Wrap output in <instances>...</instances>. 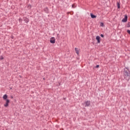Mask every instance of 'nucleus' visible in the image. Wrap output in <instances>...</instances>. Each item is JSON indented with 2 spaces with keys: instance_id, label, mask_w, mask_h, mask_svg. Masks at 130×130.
I'll list each match as a JSON object with an SVG mask.
<instances>
[{
  "instance_id": "obj_1",
  "label": "nucleus",
  "mask_w": 130,
  "mask_h": 130,
  "mask_svg": "<svg viewBox=\"0 0 130 130\" xmlns=\"http://www.w3.org/2000/svg\"><path fill=\"white\" fill-rule=\"evenodd\" d=\"M123 75L124 77V79H125V80H126L127 81H129V78H130L129 71H127L125 70V69H124Z\"/></svg>"
},
{
  "instance_id": "obj_2",
  "label": "nucleus",
  "mask_w": 130,
  "mask_h": 130,
  "mask_svg": "<svg viewBox=\"0 0 130 130\" xmlns=\"http://www.w3.org/2000/svg\"><path fill=\"white\" fill-rule=\"evenodd\" d=\"M91 102L90 101H87L85 102V107H89L90 106V104Z\"/></svg>"
},
{
  "instance_id": "obj_3",
  "label": "nucleus",
  "mask_w": 130,
  "mask_h": 130,
  "mask_svg": "<svg viewBox=\"0 0 130 130\" xmlns=\"http://www.w3.org/2000/svg\"><path fill=\"white\" fill-rule=\"evenodd\" d=\"M50 42L52 44H54V43H55V38L54 37H51L50 40Z\"/></svg>"
},
{
  "instance_id": "obj_4",
  "label": "nucleus",
  "mask_w": 130,
  "mask_h": 130,
  "mask_svg": "<svg viewBox=\"0 0 130 130\" xmlns=\"http://www.w3.org/2000/svg\"><path fill=\"white\" fill-rule=\"evenodd\" d=\"M95 39L98 41V43H100L101 42V38L100 36H97Z\"/></svg>"
},
{
  "instance_id": "obj_5",
  "label": "nucleus",
  "mask_w": 130,
  "mask_h": 130,
  "mask_svg": "<svg viewBox=\"0 0 130 130\" xmlns=\"http://www.w3.org/2000/svg\"><path fill=\"white\" fill-rule=\"evenodd\" d=\"M122 22H123V23H125L126 22H127V15L124 16V18H123V19L122 20Z\"/></svg>"
},
{
  "instance_id": "obj_6",
  "label": "nucleus",
  "mask_w": 130,
  "mask_h": 130,
  "mask_svg": "<svg viewBox=\"0 0 130 130\" xmlns=\"http://www.w3.org/2000/svg\"><path fill=\"white\" fill-rule=\"evenodd\" d=\"M6 101V104H4V106L5 107H8V106H9V103H10V100H5Z\"/></svg>"
},
{
  "instance_id": "obj_7",
  "label": "nucleus",
  "mask_w": 130,
  "mask_h": 130,
  "mask_svg": "<svg viewBox=\"0 0 130 130\" xmlns=\"http://www.w3.org/2000/svg\"><path fill=\"white\" fill-rule=\"evenodd\" d=\"M90 17L92 19H96L97 18V16L93 15V13H90Z\"/></svg>"
},
{
  "instance_id": "obj_8",
  "label": "nucleus",
  "mask_w": 130,
  "mask_h": 130,
  "mask_svg": "<svg viewBox=\"0 0 130 130\" xmlns=\"http://www.w3.org/2000/svg\"><path fill=\"white\" fill-rule=\"evenodd\" d=\"M44 11L47 14H48V13H49V10L48 9V8H47V7L45 8L44 9Z\"/></svg>"
},
{
  "instance_id": "obj_9",
  "label": "nucleus",
  "mask_w": 130,
  "mask_h": 130,
  "mask_svg": "<svg viewBox=\"0 0 130 130\" xmlns=\"http://www.w3.org/2000/svg\"><path fill=\"white\" fill-rule=\"evenodd\" d=\"M3 98L4 100H8V95L4 94L3 96Z\"/></svg>"
},
{
  "instance_id": "obj_10",
  "label": "nucleus",
  "mask_w": 130,
  "mask_h": 130,
  "mask_svg": "<svg viewBox=\"0 0 130 130\" xmlns=\"http://www.w3.org/2000/svg\"><path fill=\"white\" fill-rule=\"evenodd\" d=\"M24 21L25 23H26V24H28L29 22V19L26 17L24 18Z\"/></svg>"
},
{
  "instance_id": "obj_11",
  "label": "nucleus",
  "mask_w": 130,
  "mask_h": 130,
  "mask_svg": "<svg viewBox=\"0 0 130 130\" xmlns=\"http://www.w3.org/2000/svg\"><path fill=\"white\" fill-rule=\"evenodd\" d=\"M75 50L76 51V53H77V54H78V55H79V48H75Z\"/></svg>"
},
{
  "instance_id": "obj_12",
  "label": "nucleus",
  "mask_w": 130,
  "mask_h": 130,
  "mask_svg": "<svg viewBox=\"0 0 130 130\" xmlns=\"http://www.w3.org/2000/svg\"><path fill=\"white\" fill-rule=\"evenodd\" d=\"M117 7L118 9H120V4L118 2L117 3Z\"/></svg>"
},
{
  "instance_id": "obj_13",
  "label": "nucleus",
  "mask_w": 130,
  "mask_h": 130,
  "mask_svg": "<svg viewBox=\"0 0 130 130\" xmlns=\"http://www.w3.org/2000/svg\"><path fill=\"white\" fill-rule=\"evenodd\" d=\"M130 27V22H128V23L126 25V27L127 28H129Z\"/></svg>"
},
{
  "instance_id": "obj_14",
  "label": "nucleus",
  "mask_w": 130,
  "mask_h": 130,
  "mask_svg": "<svg viewBox=\"0 0 130 130\" xmlns=\"http://www.w3.org/2000/svg\"><path fill=\"white\" fill-rule=\"evenodd\" d=\"M124 69L125 70H126V71H129V68L128 67H126Z\"/></svg>"
},
{
  "instance_id": "obj_15",
  "label": "nucleus",
  "mask_w": 130,
  "mask_h": 130,
  "mask_svg": "<svg viewBox=\"0 0 130 130\" xmlns=\"http://www.w3.org/2000/svg\"><path fill=\"white\" fill-rule=\"evenodd\" d=\"M100 26H101V27H103V26H104V23H103V22H102V23L100 24Z\"/></svg>"
},
{
  "instance_id": "obj_16",
  "label": "nucleus",
  "mask_w": 130,
  "mask_h": 130,
  "mask_svg": "<svg viewBox=\"0 0 130 130\" xmlns=\"http://www.w3.org/2000/svg\"><path fill=\"white\" fill-rule=\"evenodd\" d=\"M3 59H4V57H3V56H1L0 60H3Z\"/></svg>"
},
{
  "instance_id": "obj_17",
  "label": "nucleus",
  "mask_w": 130,
  "mask_h": 130,
  "mask_svg": "<svg viewBox=\"0 0 130 130\" xmlns=\"http://www.w3.org/2000/svg\"><path fill=\"white\" fill-rule=\"evenodd\" d=\"M72 8H73V9H75V8H76V6H75L74 4H73L72 6Z\"/></svg>"
},
{
  "instance_id": "obj_18",
  "label": "nucleus",
  "mask_w": 130,
  "mask_h": 130,
  "mask_svg": "<svg viewBox=\"0 0 130 130\" xmlns=\"http://www.w3.org/2000/svg\"><path fill=\"white\" fill-rule=\"evenodd\" d=\"M19 22H20V23H21V22H22V18H19Z\"/></svg>"
},
{
  "instance_id": "obj_19",
  "label": "nucleus",
  "mask_w": 130,
  "mask_h": 130,
  "mask_svg": "<svg viewBox=\"0 0 130 130\" xmlns=\"http://www.w3.org/2000/svg\"><path fill=\"white\" fill-rule=\"evenodd\" d=\"M101 37H102V38H103V37H104V35H103V34H101Z\"/></svg>"
},
{
  "instance_id": "obj_20",
  "label": "nucleus",
  "mask_w": 130,
  "mask_h": 130,
  "mask_svg": "<svg viewBox=\"0 0 130 130\" xmlns=\"http://www.w3.org/2000/svg\"><path fill=\"white\" fill-rule=\"evenodd\" d=\"M98 68H99V65H96V66H95V68H96V69H98Z\"/></svg>"
},
{
  "instance_id": "obj_21",
  "label": "nucleus",
  "mask_w": 130,
  "mask_h": 130,
  "mask_svg": "<svg viewBox=\"0 0 130 130\" xmlns=\"http://www.w3.org/2000/svg\"><path fill=\"white\" fill-rule=\"evenodd\" d=\"M11 38H14V36H12L11 37Z\"/></svg>"
},
{
  "instance_id": "obj_22",
  "label": "nucleus",
  "mask_w": 130,
  "mask_h": 130,
  "mask_svg": "<svg viewBox=\"0 0 130 130\" xmlns=\"http://www.w3.org/2000/svg\"><path fill=\"white\" fill-rule=\"evenodd\" d=\"M58 35H59V34H57V36L58 37Z\"/></svg>"
},
{
  "instance_id": "obj_23",
  "label": "nucleus",
  "mask_w": 130,
  "mask_h": 130,
  "mask_svg": "<svg viewBox=\"0 0 130 130\" xmlns=\"http://www.w3.org/2000/svg\"><path fill=\"white\" fill-rule=\"evenodd\" d=\"M11 98H13V96H11Z\"/></svg>"
},
{
  "instance_id": "obj_24",
  "label": "nucleus",
  "mask_w": 130,
  "mask_h": 130,
  "mask_svg": "<svg viewBox=\"0 0 130 130\" xmlns=\"http://www.w3.org/2000/svg\"><path fill=\"white\" fill-rule=\"evenodd\" d=\"M61 1H62V0H61Z\"/></svg>"
}]
</instances>
